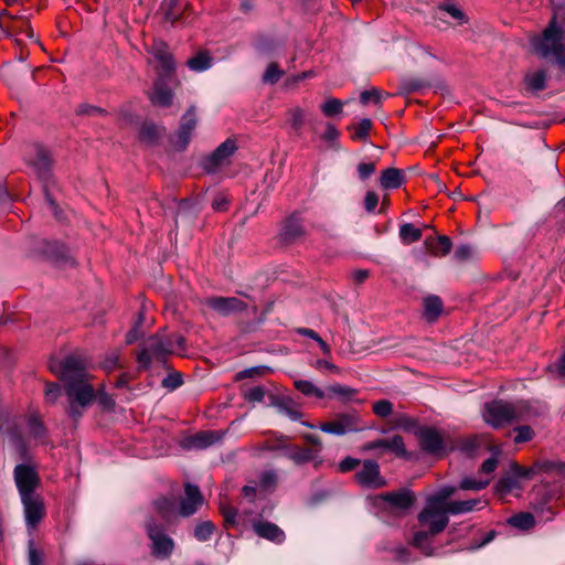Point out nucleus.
I'll list each match as a JSON object with an SVG mask.
<instances>
[{"instance_id": "obj_35", "label": "nucleus", "mask_w": 565, "mask_h": 565, "mask_svg": "<svg viewBox=\"0 0 565 565\" xmlns=\"http://www.w3.org/2000/svg\"><path fill=\"white\" fill-rule=\"evenodd\" d=\"M399 238L404 244H412L422 238V231L412 223H405L399 226Z\"/></svg>"}, {"instance_id": "obj_2", "label": "nucleus", "mask_w": 565, "mask_h": 565, "mask_svg": "<svg viewBox=\"0 0 565 565\" xmlns=\"http://www.w3.org/2000/svg\"><path fill=\"white\" fill-rule=\"evenodd\" d=\"M449 514L447 507L426 499L425 505L418 514V522L425 530L415 532L413 536V545L424 555L431 556L434 554V550L429 545V537L446 529Z\"/></svg>"}, {"instance_id": "obj_21", "label": "nucleus", "mask_w": 565, "mask_h": 565, "mask_svg": "<svg viewBox=\"0 0 565 565\" xmlns=\"http://www.w3.org/2000/svg\"><path fill=\"white\" fill-rule=\"evenodd\" d=\"M443 301L438 296L430 295L423 300V317L427 322H435L441 316Z\"/></svg>"}, {"instance_id": "obj_54", "label": "nucleus", "mask_w": 565, "mask_h": 565, "mask_svg": "<svg viewBox=\"0 0 565 565\" xmlns=\"http://www.w3.org/2000/svg\"><path fill=\"white\" fill-rule=\"evenodd\" d=\"M265 390L263 386H254L244 393L245 399L252 403H258L264 399Z\"/></svg>"}, {"instance_id": "obj_6", "label": "nucleus", "mask_w": 565, "mask_h": 565, "mask_svg": "<svg viewBox=\"0 0 565 565\" xmlns=\"http://www.w3.org/2000/svg\"><path fill=\"white\" fill-rule=\"evenodd\" d=\"M366 428L367 426L363 422L361 414L355 409L337 413L332 420L319 425L321 431L334 436L359 433Z\"/></svg>"}, {"instance_id": "obj_56", "label": "nucleus", "mask_w": 565, "mask_h": 565, "mask_svg": "<svg viewBox=\"0 0 565 565\" xmlns=\"http://www.w3.org/2000/svg\"><path fill=\"white\" fill-rule=\"evenodd\" d=\"M290 125L294 129L299 130L302 127L305 113L301 108H294L290 110Z\"/></svg>"}, {"instance_id": "obj_9", "label": "nucleus", "mask_w": 565, "mask_h": 565, "mask_svg": "<svg viewBox=\"0 0 565 565\" xmlns=\"http://www.w3.org/2000/svg\"><path fill=\"white\" fill-rule=\"evenodd\" d=\"M13 478L20 498L35 495L34 491L41 482L35 466L30 462L17 465L13 470Z\"/></svg>"}, {"instance_id": "obj_14", "label": "nucleus", "mask_w": 565, "mask_h": 565, "mask_svg": "<svg viewBox=\"0 0 565 565\" xmlns=\"http://www.w3.org/2000/svg\"><path fill=\"white\" fill-rule=\"evenodd\" d=\"M358 482L367 488H381L385 480L381 477L380 466L375 460H365L362 469L356 473Z\"/></svg>"}, {"instance_id": "obj_50", "label": "nucleus", "mask_w": 565, "mask_h": 565, "mask_svg": "<svg viewBox=\"0 0 565 565\" xmlns=\"http://www.w3.org/2000/svg\"><path fill=\"white\" fill-rule=\"evenodd\" d=\"M29 434L34 438H42L45 429L43 424L35 417H31L28 422Z\"/></svg>"}, {"instance_id": "obj_13", "label": "nucleus", "mask_w": 565, "mask_h": 565, "mask_svg": "<svg viewBox=\"0 0 565 565\" xmlns=\"http://www.w3.org/2000/svg\"><path fill=\"white\" fill-rule=\"evenodd\" d=\"M417 437L422 449L431 455H439L445 449L444 437L441 433L431 427H424L417 431Z\"/></svg>"}, {"instance_id": "obj_39", "label": "nucleus", "mask_w": 565, "mask_h": 565, "mask_svg": "<svg viewBox=\"0 0 565 565\" xmlns=\"http://www.w3.org/2000/svg\"><path fill=\"white\" fill-rule=\"evenodd\" d=\"M215 526L211 521L199 522L193 531L194 537L200 542L210 540L214 533Z\"/></svg>"}, {"instance_id": "obj_28", "label": "nucleus", "mask_w": 565, "mask_h": 565, "mask_svg": "<svg viewBox=\"0 0 565 565\" xmlns=\"http://www.w3.org/2000/svg\"><path fill=\"white\" fill-rule=\"evenodd\" d=\"M404 177L401 170L388 168L382 172L380 182L384 189H397L402 185Z\"/></svg>"}, {"instance_id": "obj_20", "label": "nucleus", "mask_w": 565, "mask_h": 565, "mask_svg": "<svg viewBox=\"0 0 565 565\" xmlns=\"http://www.w3.org/2000/svg\"><path fill=\"white\" fill-rule=\"evenodd\" d=\"M256 534L274 543H282L285 541L284 531L276 524L268 521H259L253 524Z\"/></svg>"}, {"instance_id": "obj_47", "label": "nucleus", "mask_w": 565, "mask_h": 565, "mask_svg": "<svg viewBox=\"0 0 565 565\" xmlns=\"http://www.w3.org/2000/svg\"><path fill=\"white\" fill-rule=\"evenodd\" d=\"M536 470L534 467L524 468L518 463H513L510 468V473L515 476L519 480L521 479H530L535 475Z\"/></svg>"}, {"instance_id": "obj_23", "label": "nucleus", "mask_w": 565, "mask_h": 565, "mask_svg": "<svg viewBox=\"0 0 565 565\" xmlns=\"http://www.w3.org/2000/svg\"><path fill=\"white\" fill-rule=\"evenodd\" d=\"M425 245L434 256H446L450 253L452 243L448 236L440 235L437 238L428 237Z\"/></svg>"}, {"instance_id": "obj_38", "label": "nucleus", "mask_w": 565, "mask_h": 565, "mask_svg": "<svg viewBox=\"0 0 565 565\" xmlns=\"http://www.w3.org/2000/svg\"><path fill=\"white\" fill-rule=\"evenodd\" d=\"M296 388L306 396H315L319 399L324 397V392L307 380L295 381Z\"/></svg>"}, {"instance_id": "obj_8", "label": "nucleus", "mask_w": 565, "mask_h": 565, "mask_svg": "<svg viewBox=\"0 0 565 565\" xmlns=\"http://www.w3.org/2000/svg\"><path fill=\"white\" fill-rule=\"evenodd\" d=\"M148 537L151 542V553L156 558H169L175 547L173 539L168 535L164 529L153 521H149L146 525Z\"/></svg>"}, {"instance_id": "obj_12", "label": "nucleus", "mask_w": 565, "mask_h": 565, "mask_svg": "<svg viewBox=\"0 0 565 565\" xmlns=\"http://www.w3.org/2000/svg\"><path fill=\"white\" fill-rule=\"evenodd\" d=\"M205 305L222 317L244 311L247 308L244 301L235 297H211L205 300Z\"/></svg>"}, {"instance_id": "obj_17", "label": "nucleus", "mask_w": 565, "mask_h": 565, "mask_svg": "<svg viewBox=\"0 0 565 565\" xmlns=\"http://www.w3.org/2000/svg\"><path fill=\"white\" fill-rule=\"evenodd\" d=\"M196 126V118L194 107H190L183 115L181 125L178 130L175 147L179 150H184L191 140V136Z\"/></svg>"}, {"instance_id": "obj_62", "label": "nucleus", "mask_w": 565, "mask_h": 565, "mask_svg": "<svg viewBox=\"0 0 565 565\" xmlns=\"http://www.w3.org/2000/svg\"><path fill=\"white\" fill-rule=\"evenodd\" d=\"M228 199L223 194H217L212 203V207L214 211L223 212L227 209Z\"/></svg>"}, {"instance_id": "obj_4", "label": "nucleus", "mask_w": 565, "mask_h": 565, "mask_svg": "<svg viewBox=\"0 0 565 565\" xmlns=\"http://www.w3.org/2000/svg\"><path fill=\"white\" fill-rule=\"evenodd\" d=\"M482 417L487 424L497 428L514 420L526 419L529 414L522 403L513 405L494 401L484 405Z\"/></svg>"}, {"instance_id": "obj_58", "label": "nucleus", "mask_w": 565, "mask_h": 565, "mask_svg": "<svg viewBox=\"0 0 565 565\" xmlns=\"http://www.w3.org/2000/svg\"><path fill=\"white\" fill-rule=\"evenodd\" d=\"M377 203H379V195L373 191L366 192L365 198H364V207L369 213H373L375 211Z\"/></svg>"}, {"instance_id": "obj_29", "label": "nucleus", "mask_w": 565, "mask_h": 565, "mask_svg": "<svg viewBox=\"0 0 565 565\" xmlns=\"http://www.w3.org/2000/svg\"><path fill=\"white\" fill-rule=\"evenodd\" d=\"M481 503H483L484 505L487 504L486 501H481L480 499L450 501L448 505V511L452 515L463 514L479 509L478 505Z\"/></svg>"}, {"instance_id": "obj_42", "label": "nucleus", "mask_w": 565, "mask_h": 565, "mask_svg": "<svg viewBox=\"0 0 565 565\" xmlns=\"http://www.w3.org/2000/svg\"><path fill=\"white\" fill-rule=\"evenodd\" d=\"M284 75V71L278 67V64L270 63L265 73L263 74V82L266 84H276Z\"/></svg>"}, {"instance_id": "obj_53", "label": "nucleus", "mask_w": 565, "mask_h": 565, "mask_svg": "<svg viewBox=\"0 0 565 565\" xmlns=\"http://www.w3.org/2000/svg\"><path fill=\"white\" fill-rule=\"evenodd\" d=\"M516 435L514 441L516 444L529 441L533 438L534 431L530 426H518L515 428Z\"/></svg>"}, {"instance_id": "obj_18", "label": "nucleus", "mask_w": 565, "mask_h": 565, "mask_svg": "<svg viewBox=\"0 0 565 565\" xmlns=\"http://www.w3.org/2000/svg\"><path fill=\"white\" fill-rule=\"evenodd\" d=\"M152 105L158 107H169L173 102V92L169 88L162 78V75L154 82L153 89L148 94Z\"/></svg>"}, {"instance_id": "obj_16", "label": "nucleus", "mask_w": 565, "mask_h": 565, "mask_svg": "<svg viewBox=\"0 0 565 565\" xmlns=\"http://www.w3.org/2000/svg\"><path fill=\"white\" fill-rule=\"evenodd\" d=\"M185 497L181 500L179 514L181 516H190L194 514L203 503V497L198 486L185 483Z\"/></svg>"}, {"instance_id": "obj_25", "label": "nucleus", "mask_w": 565, "mask_h": 565, "mask_svg": "<svg viewBox=\"0 0 565 565\" xmlns=\"http://www.w3.org/2000/svg\"><path fill=\"white\" fill-rule=\"evenodd\" d=\"M222 435L217 431H203L193 437L188 441V447L195 449H203L212 446L216 441L221 440Z\"/></svg>"}, {"instance_id": "obj_60", "label": "nucleus", "mask_w": 565, "mask_h": 565, "mask_svg": "<svg viewBox=\"0 0 565 565\" xmlns=\"http://www.w3.org/2000/svg\"><path fill=\"white\" fill-rule=\"evenodd\" d=\"M375 172V164L372 162H362L358 166V173L362 180L370 178Z\"/></svg>"}, {"instance_id": "obj_37", "label": "nucleus", "mask_w": 565, "mask_h": 565, "mask_svg": "<svg viewBox=\"0 0 565 565\" xmlns=\"http://www.w3.org/2000/svg\"><path fill=\"white\" fill-rule=\"evenodd\" d=\"M457 488L454 486H444L437 492L427 497L428 500L434 501L443 507L449 505V498L452 497Z\"/></svg>"}, {"instance_id": "obj_31", "label": "nucleus", "mask_w": 565, "mask_h": 565, "mask_svg": "<svg viewBox=\"0 0 565 565\" xmlns=\"http://www.w3.org/2000/svg\"><path fill=\"white\" fill-rule=\"evenodd\" d=\"M302 225L299 218L292 216L286 221L280 236L285 242H290L302 235Z\"/></svg>"}, {"instance_id": "obj_36", "label": "nucleus", "mask_w": 565, "mask_h": 565, "mask_svg": "<svg viewBox=\"0 0 565 565\" xmlns=\"http://www.w3.org/2000/svg\"><path fill=\"white\" fill-rule=\"evenodd\" d=\"M508 523L512 525L513 527L520 529V530H530L534 526L535 520L534 516L529 512H522L518 513L515 515H512Z\"/></svg>"}, {"instance_id": "obj_49", "label": "nucleus", "mask_w": 565, "mask_h": 565, "mask_svg": "<svg viewBox=\"0 0 565 565\" xmlns=\"http://www.w3.org/2000/svg\"><path fill=\"white\" fill-rule=\"evenodd\" d=\"M372 122L370 119H362L359 125L355 127V131L352 136L353 139L365 140L371 130Z\"/></svg>"}, {"instance_id": "obj_61", "label": "nucleus", "mask_w": 565, "mask_h": 565, "mask_svg": "<svg viewBox=\"0 0 565 565\" xmlns=\"http://www.w3.org/2000/svg\"><path fill=\"white\" fill-rule=\"evenodd\" d=\"M360 465V460L352 458V457H345L343 460L339 463V469L342 472H348L353 469H355Z\"/></svg>"}, {"instance_id": "obj_48", "label": "nucleus", "mask_w": 565, "mask_h": 565, "mask_svg": "<svg viewBox=\"0 0 565 565\" xmlns=\"http://www.w3.org/2000/svg\"><path fill=\"white\" fill-rule=\"evenodd\" d=\"M373 412L380 417H387L393 412V404L387 399H381L373 404Z\"/></svg>"}, {"instance_id": "obj_64", "label": "nucleus", "mask_w": 565, "mask_h": 565, "mask_svg": "<svg viewBox=\"0 0 565 565\" xmlns=\"http://www.w3.org/2000/svg\"><path fill=\"white\" fill-rule=\"evenodd\" d=\"M394 554H395V558L402 563H408L413 559L411 557L409 551L402 546L396 547L394 551Z\"/></svg>"}, {"instance_id": "obj_19", "label": "nucleus", "mask_w": 565, "mask_h": 565, "mask_svg": "<svg viewBox=\"0 0 565 565\" xmlns=\"http://www.w3.org/2000/svg\"><path fill=\"white\" fill-rule=\"evenodd\" d=\"M150 52L159 63L163 74L169 76L174 70V62L168 51L167 44L162 41H154L150 47Z\"/></svg>"}, {"instance_id": "obj_63", "label": "nucleus", "mask_w": 565, "mask_h": 565, "mask_svg": "<svg viewBox=\"0 0 565 565\" xmlns=\"http://www.w3.org/2000/svg\"><path fill=\"white\" fill-rule=\"evenodd\" d=\"M498 466V459L495 457L488 458L481 465L480 471L482 473H492Z\"/></svg>"}, {"instance_id": "obj_41", "label": "nucleus", "mask_w": 565, "mask_h": 565, "mask_svg": "<svg viewBox=\"0 0 565 565\" xmlns=\"http://www.w3.org/2000/svg\"><path fill=\"white\" fill-rule=\"evenodd\" d=\"M343 109V103L337 98H328L322 105L321 110L327 117L340 115Z\"/></svg>"}, {"instance_id": "obj_57", "label": "nucleus", "mask_w": 565, "mask_h": 565, "mask_svg": "<svg viewBox=\"0 0 565 565\" xmlns=\"http://www.w3.org/2000/svg\"><path fill=\"white\" fill-rule=\"evenodd\" d=\"M182 384L180 373H171L162 380V386L169 390H175Z\"/></svg>"}, {"instance_id": "obj_40", "label": "nucleus", "mask_w": 565, "mask_h": 565, "mask_svg": "<svg viewBox=\"0 0 565 565\" xmlns=\"http://www.w3.org/2000/svg\"><path fill=\"white\" fill-rule=\"evenodd\" d=\"M437 14H448L451 19L456 20L458 24L467 21L466 14L455 4H441L437 8Z\"/></svg>"}, {"instance_id": "obj_24", "label": "nucleus", "mask_w": 565, "mask_h": 565, "mask_svg": "<svg viewBox=\"0 0 565 565\" xmlns=\"http://www.w3.org/2000/svg\"><path fill=\"white\" fill-rule=\"evenodd\" d=\"M273 405L277 408L278 413L287 416L294 422L299 420L302 417V413L298 409L292 399L288 397H276Z\"/></svg>"}, {"instance_id": "obj_45", "label": "nucleus", "mask_w": 565, "mask_h": 565, "mask_svg": "<svg viewBox=\"0 0 565 565\" xmlns=\"http://www.w3.org/2000/svg\"><path fill=\"white\" fill-rule=\"evenodd\" d=\"M28 561L29 565H43L44 555L42 551L35 547L33 539L28 542Z\"/></svg>"}, {"instance_id": "obj_5", "label": "nucleus", "mask_w": 565, "mask_h": 565, "mask_svg": "<svg viewBox=\"0 0 565 565\" xmlns=\"http://www.w3.org/2000/svg\"><path fill=\"white\" fill-rule=\"evenodd\" d=\"M172 353H174L172 339H166L163 334H154L145 341L137 359L142 367L148 369L152 363H163Z\"/></svg>"}, {"instance_id": "obj_34", "label": "nucleus", "mask_w": 565, "mask_h": 565, "mask_svg": "<svg viewBox=\"0 0 565 565\" xmlns=\"http://www.w3.org/2000/svg\"><path fill=\"white\" fill-rule=\"evenodd\" d=\"M189 68L193 72H204L212 66V58L205 52H200L186 62Z\"/></svg>"}, {"instance_id": "obj_22", "label": "nucleus", "mask_w": 565, "mask_h": 565, "mask_svg": "<svg viewBox=\"0 0 565 565\" xmlns=\"http://www.w3.org/2000/svg\"><path fill=\"white\" fill-rule=\"evenodd\" d=\"M379 450L382 452L388 451L397 457H407L404 439L399 435H394L391 438L379 439Z\"/></svg>"}, {"instance_id": "obj_3", "label": "nucleus", "mask_w": 565, "mask_h": 565, "mask_svg": "<svg viewBox=\"0 0 565 565\" xmlns=\"http://www.w3.org/2000/svg\"><path fill=\"white\" fill-rule=\"evenodd\" d=\"M535 54L544 60L553 61L565 71V29L555 20L551 21L541 36H533L530 41Z\"/></svg>"}, {"instance_id": "obj_27", "label": "nucleus", "mask_w": 565, "mask_h": 565, "mask_svg": "<svg viewBox=\"0 0 565 565\" xmlns=\"http://www.w3.org/2000/svg\"><path fill=\"white\" fill-rule=\"evenodd\" d=\"M525 88L532 93H539L546 87V73L543 70L527 72L524 76Z\"/></svg>"}, {"instance_id": "obj_10", "label": "nucleus", "mask_w": 565, "mask_h": 565, "mask_svg": "<svg viewBox=\"0 0 565 565\" xmlns=\"http://www.w3.org/2000/svg\"><path fill=\"white\" fill-rule=\"evenodd\" d=\"M235 139L228 138L222 142L211 154L202 160V168L209 173H215L231 163L232 157L237 151Z\"/></svg>"}, {"instance_id": "obj_1", "label": "nucleus", "mask_w": 565, "mask_h": 565, "mask_svg": "<svg viewBox=\"0 0 565 565\" xmlns=\"http://www.w3.org/2000/svg\"><path fill=\"white\" fill-rule=\"evenodd\" d=\"M50 370L65 383V394L70 402L68 415L77 420L85 408L96 398L105 409L115 406L114 398L103 388L95 392L84 363L76 356H67L62 362H51Z\"/></svg>"}, {"instance_id": "obj_43", "label": "nucleus", "mask_w": 565, "mask_h": 565, "mask_svg": "<svg viewBox=\"0 0 565 565\" xmlns=\"http://www.w3.org/2000/svg\"><path fill=\"white\" fill-rule=\"evenodd\" d=\"M489 483H490L489 478L476 480L473 478L467 477V478H463L460 480L459 488L462 490L479 491V490L484 489Z\"/></svg>"}, {"instance_id": "obj_7", "label": "nucleus", "mask_w": 565, "mask_h": 565, "mask_svg": "<svg viewBox=\"0 0 565 565\" xmlns=\"http://www.w3.org/2000/svg\"><path fill=\"white\" fill-rule=\"evenodd\" d=\"M0 434L6 436L15 459L29 462V450L14 417H11L8 414H0Z\"/></svg>"}, {"instance_id": "obj_44", "label": "nucleus", "mask_w": 565, "mask_h": 565, "mask_svg": "<svg viewBox=\"0 0 565 565\" xmlns=\"http://www.w3.org/2000/svg\"><path fill=\"white\" fill-rule=\"evenodd\" d=\"M154 507L164 519H169L174 512V501L169 498H160L154 502Z\"/></svg>"}, {"instance_id": "obj_51", "label": "nucleus", "mask_w": 565, "mask_h": 565, "mask_svg": "<svg viewBox=\"0 0 565 565\" xmlns=\"http://www.w3.org/2000/svg\"><path fill=\"white\" fill-rule=\"evenodd\" d=\"M382 92L376 89V88H373V89H370V90H364L361 93L360 95V100L363 105H366L369 104L370 102H374L375 104H380L381 100H382Z\"/></svg>"}, {"instance_id": "obj_33", "label": "nucleus", "mask_w": 565, "mask_h": 565, "mask_svg": "<svg viewBox=\"0 0 565 565\" xmlns=\"http://www.w3.org/2000/svg\"><path fill=\"white\" fill-rule=\"evenodd\" d=\"M163 131V128L151 122H146L140 128L139 138L147 143H154Z\"/></svg>"}, {"instance_id": "obj_52", "label": "nucleus", "mask_w": 565, "mask_h": 565, "mask_svg": "<svg viewBox=\"0 0 565 565\" xmlns=\"http://www.w3.org/2000/svg\"><path fill=\"white\" fill-rule=\"evenodd\" d=\"M277 483V475L274 471L264 472L259 480V487L266 491L273 490Z\"/></svg>"}, {"instance_id": "obj_46", "label": "nucleus", "mask_w": 565, "mask_h": 565, "mask_svg": "<svg viewBox=\"0 0 565 565\" xmlns=\"http://www.w3.org/2000/svg\"><path fill=\"white\" fill-rule=\"evenodd\" d=\"M328 391L343 399H350L356 393L354 388L341 384L331 385Z\"/></svg>"}, {"instance_id": "obj_11", "label": "nucleus", "mask_w": 565, "mask_h": 565, "mask_svg": "<svg viewBox=\"0 0 565 565\" xmlns=\"http://www.w3.org/2000/svg\"><path fill=\"white\" fill-rule=\"evenodd\" d=\"M25 525L29 532L34 531L45 515L43 500L38 495L21 498Z\"/></svg>"}, {"instance_id": "obj_55", "label": "nucleus", "mask_w": 565, "mask_h": 565, "mask_svg": "<svg viewBox=\"0 0 565 565\" xmlns=\"http://www.w3.org/2000/svg\"><path fill=\"white\" fill-rule=\"evenodd\" d=\"M475 254L472 246L468 244L460 245L455 250V258L459 262L471 258Z\"/></svg>"}, {"instance_id": "obj_32", "label": "nucleus", "mask_w": 565, "mask_h": 565, "mask_svg": "<svg viewBox=\"0 0 565 565\" xmlns=\"http://www.w3.org/2000/svg\"><path fill=\"white\" fill-rule=\"evenodd\" d=\"M521 488H522V486H521L520 480L515 476H512L511 473H509L507 476L501 477L500 480L497 482L495 492L500 497H504L508 493H510L511 491L516 490V489L519 490Z\"/></svg>"}, {"instance_id": "obj_59", "label": "nucleus", "mask_w": 565, "mask_h": 565, "mask_svg": "<svg viewBox=\"0 0 565 565\" xmlns=\"http://www.w3.org/2000/svg\"><path fill=\"white\" fill-rule=\"evenodd\" d=\"M61 395V387L58 384H47L45 390V398L49 403H55Z\"/></svg>"}, {"instance_id": "obj_15", "label": "nucleus", "mask_w": 565, "mask_h": 565, "mask_svg": "<svg viewBox=\"0 0 565 565\" xmlns=\"http://www.w3.org/2000/svg\"><path fill=\"white\" fill-rule=\"evenodd\" d=\"M375 504L380 507H387L396 509L398 511H406L414 501L413 493L411 491H401L381 494L375 498Z\"/></svg>"}, {"instance_id": "obj_30", "label": "nucleus", "mask_w": 565, "mask_h": 565, "mask_svg": "<svg viewBox=\"0 0 565 565\" xmlns=\"http://www.w3.org/2000/svg\"><path fill=\"white\" fill-rule=\"evenodd\" d=\"M429 86L430 85L422 78L407 76L402 78L399 90L402 94L407 95L416 92H424L425 89L429 88Z\"/></svg>"}, {"instance_id": "obj_26", "label": "nucleus", "mask_w": 565, "mask_h": 565, "mask_svg": "<svg viewBox=\"0 0 565 565\" xmlns=\"http://www.w3.org/2000/svg\"><path fill=\"white\" fill-rule=\"evenodd\" d=\"M286 456L298 466L315 461L319 458L318 450L298 447L290 448Z\"/></svg>"}]
</instances>
